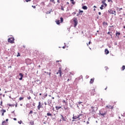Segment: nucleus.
<instances>
[{"label":"nucleus","mask_w":125,"mask_h":125,"mask_svg":"<svg viewBox=\"0 0 125 125\" xmlns=\"http://www.w3.org/2000/svg\"><path fill=\"white\" fill-rule=\"evenodd\" d=\"M73 22L74 23V27H75V28H76V27H77V25H78V19H77V18H73Z\"/></svg>","instance_id":"obj_1"},{"label":"nucleus","mask_w":125,"mask_h":125,"mask_svg":"<svg viewBox=\"0 0 125 125\" xmlns=\"http://www.w3.org/2000/svg\"><path fill=\"white\" fill-rule=\"evenodd\" d=\"M8 42L10 43H14V38H10L8 39Z\"/></svg>","instance_id":"obj_2"},{"label":"nucleus","mask_w":125,"mask_h":125,"mask_svg":"<svg viewBox=\"0 0 125 125\" xmlns=\"http://www.w3.org/2000/svg\"><path fill=\"white\" fill-rule=\"evenodd\" d=\"M108 12L110 14H114V15L116 16V11H113L112 9H109L108 10Z\"/></svg>","instance_id":"obj_3"},{"label":"nucleus","mask_w":125,"mask_h":125,"mask_svg":"<svg viewBox=\"0 0 125 125\" xmlns=\"http://www.w3.org/2000/svg\"><path fill=\"white\" fill-rule=\"evenodd\" d=\"M26 63L27 65H31L32 64V60H31L30 59H28L26 60Z\"/></svg>","instance_id":"obj_4"},{"label":"nucleus","mask_w":125,"mask_h":125,"mask_svg":"<svg viewBox=\"0 0 125 125\" xmlns=\"http://www.w3.org/2000/svg\"><path fill=\"white\" fill-rule=\"evenodd\" d=\"M41 102H39V105L37 106V108L38 109V110H41V108H42V105H43V104H41Z\"/></svg>","instance_id":"obj_5"},{"label":"nucleus","mask_w":125,"mask_h":125,"mask_svg":"<svg viewBox=\"0 0 125 125\" xmlns=\"http://www.w3.org/2000/svg\"><path fill=\"white\" fill-rule=\"evenodd\" d=\"M82 115H82V114H80V115H79L78 116H73V117H72V119H73V120H76V119H79L80 117H81V116H82Z\"/></svg>","instance_id":"obj_6"},{"label":"nucleus","mask_w":125,"mask_h":125,"mask_svg":"<svg viewBox=\"0 0 125 125\" xmlns=\"http://www.w3.org/2000/svg\"><path fill=\"white\" fill-rule=\"evenodd\" d=\"M61 116L62 117V118H61L60 121H63L64 122H66L67 120H66V118H64V116H63V115L62 114H61Z\"/></svg>","instance_id":"obj_7"},{"label":"nucleus","mask_w":125,"mask_h":125,"mask_svg":"<svg viewBox=\"0 0 125 125\" xmlns=\"http://www.w3.org/2000/svg\"><path fill=\"white\" fill-rule=\"evenodd\" d=\"M113 108H114V107L111 105H106V107H105L106 110H107V109H112Z\"/></svg>","instance_id":"obj_8"},{"label":"nucleus","mask_w":125,"mask_h":125,"mask_svg":"<svg viewBox=\"0 0 125 125\" xmlns=\"http://www.w3.org/2000/svg\"><path fill=\"white\" fill-rule=\"evenodd\" d=\"M58 74H59L60 77H61L62 74V72H61V70H58V71L57 72V75H58Z\"/></svg>","instance_id":"obj_9"},{"label":"nucleus","mask_w":125,"mask_h":125,"mask_svg":"<svg viewBox=\"0 0 125 125\" xmlns=\"http://www.w3.org/2000/svg\"><path fill=\"white\" fill-rule=\"evenodd\" d=\"M107 114V112L105 111L104 113H101V112L100 111V115H101V116H103L104 117H105V115Z\"/></svg>","instance_id":"obj_10"},{"label":"nucleus","mask_w":125,"mask_h":125,"mask_svg":"<svg viewBox=\"0 0 125 125\" xmlns=\"http://www.w3.org/2000/svg\"><path fill=\"white\" fill-rule=\"evenodd\" d=\"M120 35H121V33H120L119 32L116 31V37H117L118 39H119V36H120Z\"/></svg>","instance_id":"obj_11"},{"label":"nucleus","mask_w":125,"mask_h":125,"mask_svg":"<svg viewBox=\"0 0 125 125\" xmlns=\"http://www.w3.org/2000/svg\"><path fill=\"white\" fill-rule=\"evenodd\" d=\"M94 83V78H92L90 79V83L92 84Z\"/></svg>","instance_id":"obj_12"},{"label":"nucleus","mask_w":125,"mask_h":125,"mask_svg":"<svg viewBox=\"0 0 125 125\" xmlns=\"http://www.w3.org/2000/svg\"><path fill=\"white\" fill-rule=\"evenodd\" d=\"M36 82L37 84H41L42 83V81H40V80H36Z\"/></svg>","instance_id":"obj_13"},{"label":"nucleus","mask_w":125,"mask_h":125,"mask_svg":"<svg viewBox=\"0 0 125 125\" xmlns=\"http://www.w3.org/2000/svg\"><path fill=\"white\" fill-rule=\"evenodd\" d=\"M83 9H84V10H86L87 9V6L84 5L82 7Z\"/></svg>","instance_id":"obj_14"},{"label":"nucleus","mask_w":125,"mask_h":125,"mask_svg":"<svg viewBox=\"0 0 125 125\" xmlns=\"http://www.w3.org/2000/svg\"><path fill=\"white\" fill-rule=\"evenodd\" d=\"M104 52L105 54H109V50H108V49H105Z\"/></svg>","instance_id":"obj_15"},{"label":"nucleus","mask_w":125,"mask_h":125,"mask_svg":"<svg viewBox=\"0 0 125 125\" xmlns=\"http://www.w3.org/2000/svg\"><path fill=\"white\" fill-rule=\"evenodd\" d=\"M47 116L48 117H52V114L50 113V112H48L47 113Z\"/></svg>","instance_id":"obj_16"},{"label":"nucleus","mask_w":125,"mask_h":125,"mask_svg":"<svg viewBox=\"0 0 125 125\" xmlns=\"http://www.w3.org/2000/svg\"><path fill=\"white\" fill-rule=\"evenodd\" d=\"M83 10H79V14H80V15H83Z\"/></svg>","instance_id":"obj_17"},{"label":"nucleus","mask_w":125,"mask_h":125,"mask_svg":"<svg viewBox=\"0 0 125 125\" xmlns=\"http://www.w3.org/2000/svg\"><path fill=\"white\" fill-rule=\"evenodd\" d=\"M92 92L91 93L92 95H94V93L95 92V89H93L92 90Z\"/></svg>","instance_id":"obj_18"},{"label":"nucleus","mask_w":125,"mask_h":125,"mask_svg":"<svg viewBox=\"0 0 125 125\" xmlns=\"http://www.w3.org/2000/svg\"><path fill=\"white\" fill-rule=\"evenodd\" d=\"M103 7H104V4L101 5V6L100 7V9H101V10H103Z\"/></svg>","instance_id":"obj_19"},{"label":"nucleus","mask_w":125,"mask_h":125,"mask_svg":"<svg viewBox=\"0 0 125 125\" xmlns=\"http://www.w3.org/2000/svg\"><path fill=\"white\" fill-rule=\"evenodd\" d=\"M56 109L57 111H58V110H59V109H61V106H56Z\"/></svg>","instance_id":"obj_20"},{"label":"nucleus","mask_w":125,"mask_h":125,"mask_svg":"<svg viewBox=\"0 0 125 125\" xmlns=\"http://www.w3.org/2000/svg\"><path fill=\"white\" fill-rule=\"evenodd\" d=\"M48 104L49 106H50V104H51V101L48 100Z\"/></svg>","instance_id":"obj_21"},{"label":"nucleus","mask_w":125,"mask_h":125,"mask_svg":"<svg viewBox=\"0 0 125 125\" xmlns=\"http://www.w3.org/2000/svg\"><path fill=\"white\" fill-rule=\"evenodd\" d=\"M70 1L72 4H75L76 3V2L74 1V0H70Z\"/></svg>","instance_id":"obj_22"},{"label":"nucleus","mask_w":125,"mask_h":125,"mask_svg":"<svg viewBox=\"0 0 125 125\" xmlns=\"http://www.w3.org/2000/svg\"><path fill=\"white\" fill-rule=\"evenodd\" d=\"M56 23L57 24V25H59L60 24V20L57 21Z\"/></svg>","instance_id":"obj_23"},{"label":"nucleus","mask_w":125,"mask_h":125,"mask_svg":"<svg viewBox=\"0 0 125 125\" xmlns=\"http://www.w3.org/2000/svg\"><path fill=\"white\" fill-rule=\"evenodd\" d=\"M105 2H106V0H103V1H102V3H103V4H104L106 3Z\"/></svg>","instance_id":"obj_24"},{"label":"nucleus","mask_w":125,"mask_h":125,"mask_svg":"<svg viewBox=\"0 0 125 125\" xmlns=\"http://www.w3.org/2000/svg\"><path fill=\"white\" fill-rule=\"evenodd\" d=\"M8 105V106H10L11 107H14V106H15V104H9Z\"/></svg>","instance_id":"obj_25"},{"label":"nucleus","mask_w":125,"mask_h":125,"mask_svg":"<svg viewBox=\"0 0 125 125\" xmlns=\"http://www.w3.org/2000/svg\"><path fill=\"white\" fill-rule=\"evenodd\" d=\"M60 19H61V23H62V22H63L64 19H63V18H62V17H61V18H60Z\"/></svg>","instance_id":"obj_26"},{"label":"nucleus","mask_w":125,"mask_h":125,"mask_svg":"<svg viewBox=\"0 0 125 125\" xmlns=\"http://www.w3.org/2000/svg\"><path fill=\"white\" fill-rule=\"evenodd\" d=\"M19 76L21 77H21L23 78V74H22L21 73H19Z\"/></svg>","instance_id":"obj_27"},{"label":"nucleus","mask_w":125,"mask_h":125,"mask_svg":"<svg viewBox=\"0 0 125 125\" xmlns=\"http://www.w3.org/2000/svg\"><path fill=\"white\" fill-rule=\"evenodd\" d=\"M103 25H108V23L105 22V21H104L103 22Z\"/></svg>","instance_id":"obj_28"},{"label":"nucleus","mask_w":125,"mask_h":125,"mask_svg":"<svg viewBox=\"0 0 125 125\" xmlns=\"http://www.w3.org/2000/svg\"><path fill=\"white\" fill-rule=\"evenodd\" d=\"M125 66L123 65V66H122V71H125Z\"/></svg>","instance_id":"obj_29"},{"label":"nucleus","mask_w":125,"mask_h":125,"mask_svg":"<svg viewBox=\"0 0 125 125\" xmlns=\"http://www.w3.org/2000/svg\"><path fill=\"white\" fill-rule=\"evenodd\" d=\"M47 75H49V78H50V77H51V76H50V75H51V73H50V72H47Z\"/></svg>","instance_id":"obj_30"},{"label":"nucleus","mask_w":125,"mask_h":125,"mask_svg":"<svg viewBox=\"0 0 125 125\" xmlns=\"http://www.w3.org/2000/svg\"><path fill=\"white\" fill-rule=\"evenodd\" d=\"M30 124L31 125H34V122H33V121L30 122Z\"/></svg>","instance_id":"obj_31"},{"label":"nucleus","mask_w":125,"mask_h":125,"mask_svg":"<svg viewBox=\"0 0 125 125\" xmlns=\"http://www.w3.org/2000/svg\"><path fill=\"white\" fill-rule=\"evenodd\" d=\"M23 99H24V98H23V97H20V98H19V100H20V101L23 100Z\"/></svg>","instance_id":"obj_32"},{"label":"nucleus","mask_w":125,"mask_h":125,"mask_svg":"<svg viewBox=\"0 0 125 125\" xmlns=\"http://www.w3.org/2000/svg\"><path fill=\"white\" fill-rule=\"evenodd\" d=\"M50 1H51V2H53L54 3H55V1H54V0H50Z\"/></svg>","instance_id":"obj_33"},{"label":"nucleus","mask_w":125,"mask_h":125,"mask_svg":"<svg viewBox=\"0 0 125 125\" xmlns=\"http://www.w3.org/2000/svg\"><path fill=\"white\" fill-rule=\"evenodd\" d=\"M22 121H20L18 122V124H19L20 125H21L22 124Z\"/></svg>","instance_id":"obj_34"},{"label":"nucleus","mask_w":125,"mask_h":125,"mask_svg":"<svg viewBox=\"0 0 125 125\" xmlns=\"http://www.w3.org/2000/svg\"><path fill=\"white\" fill-rule=\"evenodd\" d=\"M61 10H62L63 11H64V8L63 7V6H61Z\"/></svg>","instance_id":"obj_35"},{"label":"nucleus","mask_w":125,"mask_h":125,"mask_svg":"<svg viewBox=\"0 0 125 125\" xmlns=\"http://www.w3.org/2000/svg\"><path fill=\"white\" fill-rule=\"evenodd\" d=\"M1 111H2L3 113H5V112H6V110L5 109H2Z\"/></svg>","instance_id":"obj_36"},{"label":"nucleus","mask_w":125,"mask_h":125,"mask_svg":"<svg viewBox=\"0 0 125 125\" xmlns=\"http://www.w3.org/2000/svg\"><path fill=\"white\" fill-rule=\"evenodd\" d=\"M91 43V42L90 41L88 43H87V45L88 46V44H90Z\"/></svg>","instance_id":"obj_37"},{"label":"nucleus","mask_w":125,"mask_h":125,"mask_svg":"<svg viewBox=\"0 0 125 125\" xmlns=\"http://www.w3.org/2000/svg\"><path fill=\"white\" fill-rule=\"evenodd\" d=\"M22 80H23V77H21V78L19 79V80H20V81H22Z\"/></svg>","instance_id":"obj_38"},{"label":"nucleus","mask_w":125,"mask_h":125,"mask_svg":"<svg viewBox=\"0 0 125 125\" xmlns=\"http://www.w3.org/2000/svg\"><path fill=\"white\" fill-rule=\"evenodd\" d=\"M29 114H33V110H31Z\"/></svg>","instance_id":"obj_39"},{"label":"nucleus","mask_w":125,"mask_h":125,"mask_svg":"<svg viewBox=\"0 0 125 125\" xmlns=\"http://www.w3.org/2000/svg\"><path fill=\"white\" fill-rule=\"evenodd\" d=\"M0 105L1 106H2V101H1L0 102Z\"/></svg>","instance_id":"obj_40"},{"label":"nucleus","mask_w":125,"mask_h":125,"mask_svg":"<svg viewBox=\"0 0 125 125\" xmlns=\"http://www.w3.org/2000/svg\"><path fill=\"white\" fill-rule=\"evenodd\" d=\"M31 0H26L25 1L26 2H29V1H31Z\"/></svg>","instance_id":"obj_41"},{"label":"nucleus","mask_w":125,"mask_h":125,"mask_svg":"<svg viewBox=\"0 0 125 125\" xmlns=\"http://www.w3.org/2000/svg\"><path fill=\"white\" fill-rule=\"evenodd\" d=\"M122 117H125V113H124L123 114H122Z\"/></svg>","instance_id":"obj_42"},{"label":"nucleus","mask_w":125,"mask_h":125,"mask_svg":"<svg viewBox=\"0 0 125 125\" xmlns=\"http://www.w3.org/2000/svg\"><path fill=\"white\" fill-rule=\"evenodd\" d=\"M64 44H65V46H63L62 47V48H63V49H64L65 47V46H66V43H64Z\"/></svg>","instance_id":"obj_43"},{"label":"nucleus","mask_w":125,"mask_h":125,"mask_svg":"<svg viewBox=\"0 0 125 125\" xmlns=\"http://www.w3.org/2000/svg\"><path fill=\"white\" fill-rule=\"evenodd\" d=\"M41 4H42V5H44V2H42Z\"/></svg>","instance_id":"obj_44"},{"label":"nucleus","mask_w":125,"mask_h":125,"mask_svg":"<svg viewBox=\"0 0 125 125\" xmlns=\"http://www.w3.org/2000/svg\"><path fill=\"white\" fill-rule=\"evenodd\" d=\"M27 99L30 100V99H31V97L30 96H29L27 97Z\"/></svg>","instance_id":"obj_45"},{"label":"nucleus","mask_w":125,"mask_h":125,"mask_svg":"<svg viewBox=\"0 0 125 125\" xmlns=\"http://www.w3.org/2000/svg\"><path fill=\"white\" fill-rule=\"evenodd\" d=\"M104 5L105 7H106V6H107V3H104Z\"/></svg>","instance_id":"obj_46"},{"label":"nucleus","mask_w":125,"mask_h":125,"mask_svg":"<svg viewBox=\"0 0 125 125\" xmlns=\"http://www.w3.org/2000/svg\"><path fill=\"white\" fill-rule=\"evenodd\" d=\"M32 105H33V106H35V105H36V103H33V104H32Z\"/></svg>","instance_id":"obj_47"},{"label":"nucleus","mask_w":125,"mask_h":125,"mask_svg":"<svg viewBox=\"0 0 125 125\" xmlns=\"http://www.w3.org/2000/svg\"><path fill=\"white\" fill-rule=\"evenodd\" d=\"M62 103H66V101L64 100H63L62 101Z\"/></svg>","instance_id":"obj_48"},{"label":"nucleus","mask_w":125,"mask_h":125,"mask_svg":"<svg viewBox=\"0 0 125 125\" xmlns=\"http://www.w3.org/2000/svg\"><path fill=\"white\" fill-rule=\"evenodd\" d=\"M107 1L108 2H110V1H111L112 2H113V1L111 0H107Z\"/></svg>","instance_id":"obj_49"},{"label":"nucleus","mask_w":125,"mask_h":125,"mask_svg":"<svg viewBox=\"0 0 125 125\" xmlns=\"http://www.w3.org/2000/svg\"><path fill=\"white\" fill-rule=\"evenodd\" d=\"M110 117H114V115L113 114H110Z\"/></svg>","instance_id":"obj_50"},{"label":"nucleus","mask_w":125,"mask_h":125,"mask_svg":"<svg viewBox=\"0 0 125 125\" xmlns=\"http://www.w3.org/2000/svg\"><path fill=\"white\" fill-rule=\"evenodd\" d=\"M76 12H73V13H72V14L73 15H76Z\"/></svg>","instance_id":"obj_51"},{"label":"nucleus","mask_w":125,"mask_h":125,"mask_svg":"<svg viewBox=\"0 0 125 125\" xmlns=\"http://www.w3.org/2000/svg\"><path fill=\"white\" fill-rule=\"evenodd\" d=\"M17 57L20 56V53H18V55H17Z\"/></svg>","instance_id":"obj_52"},{"label":"nucleus","mask_w":125,"mask_h":125,"mask_svg":"<svg viewBox=\"0 0 125 125\" xmlns=\"http://www.w3.org/2000/svg\"><path fill=\"white\" fill-rule=\"evenodd\" d=\"M32 7H33V8L35 9V8H36V6L32 5Z\"/></svg>","instance_id":"obj_53"},{"label":"nucleus","mask_w":125,"mask_h":125,"mask_svg":"<svg viewBox=\"0 0 125 125\" xmlns=\"http://www.w3.org/2000/svg\"><path fill=\"white\" fill-rule=\"evenodd\" d=\"M82 103H83V102H78V104H82Z\"/></svg>","instance_id":"obj_54"},{"label":"nucleus","mask_w":125,"mask_h":125,"mask_svg":"<svg viewBox=\"0 0 125 125\" xmlns=\"http://www.w3.org/2000/svg\"><path fill=\"white\" fill-rule=\"evenodd\" d=\"M44 105H47V104H46V102H45L44 103Z\"/></svg>","instance_id":"obj_55"},{"label":"nucleus","mask_w":125,"mask_h":125,"mask_svg":"<svg viewBox=\"0 0 125 125\" xmlns=\"http://www.w3.org/2000/svg\"><path fill=\"white\" fill-rule=\"evenodd\" d=\"M79 15H81V14H80V13H79L78 14H77V16H79Z\"/></svg>","instance_id":"obj_56"},{"label":"nucleus","mask_w":125,"mask_h":125,"mask_svg":"<svg viewBox=\"0 0 125 125\" xmlns=\"http://www.w3.org/2000/svg\"><path fill=\"white\" fill-rule=\"evenodd\" d=\"M123 9V8H119V11H121V10H122Z\"/></svg>","instance_id":"obj_57"},{"label":"nucleus","mask_w":125,"mask_h":125,"mask_svg":"<svg viewBox=\"0 0 125 125\" xmlns=\"http://www.w3.org/2000/svg\"><path fill=\"white\" fill-rule=\"evenodd\" d=\"M91 109H92V110L94 109V107H93V106H91Z\"/></svg>","instance_id":"obj_58"},{"label":"nucleus","mask_w":125,"mask_h":125,"mask_svg":"<svg viewBox=\"0 0 125 125\" xmlns=\"http://www.w3.org/2000/svg\"><path fill=\"white\" fill-rule=\"evenodd\" d=\"M108 47H109V48H111V47H112V46H111L110 45H108Z\"/></svg>","instance_id":"obj_59"},{"label":"nucleus","mask_w":125,"mask_h":125,"mask_svg":"<svg viewBox=\"0 0 125 125\" xmlns=\"http://www.w3.org/2000/svg\"><path fill=\"white\" fill-rule=\"evenodd\" d=\"M47 97V93H46V94H45V97Z\"/></svg>","instance_id":"obj_60"},{"label":"nucleus","mask_w":125,"mask_h":125,"mask_svg":"<svg viewBox=\"0 0 125 125\" xmlns=\"http://www.w3.org/2000/svg\"><path fill=\"white\" fill-rule=\"evenodd\" d=\"M14 121H17V119H16V118H14Z\"/></svg>","instance_id":"obj_61"},{"label":"nucleus","mask_w":125,"mask_h":125,"mask_svg":"<svg viewBox=\"0 0 125 125\" xmlns=\"http://www.w3.org/2000/svg\"><path fill=\"white\" fill-rule=\"evenodd\" d=\"M57 2H58V3H60V1H59V0H57Z\"/></svg>","instance_id":"obj_62"},{"label":"nucleus","mask_w":125,"mask_h":125,"mask_svg":"<svg viewBox=\"0 0 125 125\" xmlns=\"http://www.w3.org/2000/svg\"><path fill=\"white\" fill-rule=\"evenodd\" d=\"M99 15H101V12H99Z\"/></svg>","instance_id":"obj_63"},{"label":"nucleus","mask_w":125,"mask_h":125,"mask_svg":"<svg viewBox=\"0 0 125 125\" xmlns=\"http://www.w3.org/2000/svg\"><path fill=\"white\" fill-rule=\"evenodd\" d=\"M86 124H87V125H88V124H89V122L87 121V122H86Z\"/></svg>","instance_id":"obj_64"}]
</instances>
